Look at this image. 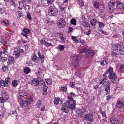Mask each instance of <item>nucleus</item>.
Returning a JSON list of instances; mask_svg holds the SVG:
<instances>
[{
    "instance_id": "1",
    "label": "nucleus",
    "mask_w": 124,
    "mask_h": 124,
    "mask_svg": "<svg viewBox=\"0 0 124 124\" xmlns=\"http://www.w3.org/2000/svg\"><path fill=\"white\" fill-rule=\"evenodd\" d=\"M68 100L66 101L65 103H63L62 107V110L64 113H68L69 110H74L76 107V101L73 100L72 96H68Z\"/></svg>"
},
{
    "instance_id": "2",
    "label": "nucleus",
    "mask_w": 124,
    "mask_h": 124,
    "mask_svg": "<svg viewBox=\"0 0 124 124\" xmlns=\"http://www.w3.org/2000/svg\"><path fill=\"white\" fill-rule=\"evenodd\" d=\"M106 74H108V77L110 81H111L113 84H115L117 80V75L113 71V68H112V67H109L106 72L104 73V76H106Z\"/></svg>"
},
{
    "instance_id": "3",
    "label": "nucleus",
    "mask_w": 124,
    "mask_h": 124,
    "mask_svg": "<svg viewBox=\"0 0 124 124\" xmlns=\"http://www.w3.org/2000/svg\"><path fill=\"white\" fill-rule=\"evenodd\" d=\"M38 55L39 58L36 56V55H35V54H33L32 55L31 60L32 62H35V63H39L41 61L42 63H43V62H44V60H45V56L43 54L41 55V53H40V52H38Z\"/></svg>"
},
{
    "instance_id": "4",
    "label": "nucleus",
    "mask_w": 124,
    "mask_h": 124,
    "mask_svg": "<svg viewBox=\"0 0 124 124\" xmlns=\"http://www.w3.org/2000/svg\"><path fill=\"white\" fill-rule=\"evenodd\" d=\"M59 10H58V8L53 4L52 6H51L48 9V15H50V16H56L57 14H58Z\"/></svg>"
},
{
    "instance_id": "5",
    "label": "nucleus",
    "mask_w": 124,
    "mask_h": 124,
    "mask_svg": "<svg viewBox=\"0 0 124 124\" xmlns=\"http://www.w3.org/2000/svg\"><path fill=\"white\" fill-rule=\"evenodd\" d=\"M112 49L113 51H117L118 54L120 55H124V50L123 49V46L119 44H116L112 47Z\"/></svg>"
},
{
    "instance_id": "6",
    "label": "nucleus",
    "mask_w": 124,
    "mask_h": 124,
    "mask_svg": "<svg viewBox=\"0 0 124 124\" xmlns=\"http://www.w3.org/2000/svg\"><path fill=\"white\" fill-rule=\"evenodd\" d=\"M33 101V95L30 96L28 98H27V101L22 100L20 101V104L22 107H26L28 104H31V102Z\"/></svg>"
},
{
    "instance_id": "7",
    "label": "nucleus",
    "mask_w": 124,
    "mask_h": 124,
    "mask_svg": "<svg viewBox=\"0 0 124 124\" xmlns=\"http://www.w3.org/2000/svg\"><path fill=\"white\" fill-rule=\"evenodd\" d=\"M11 80L9 78H5V81L0 80V86L3 87H8V85L10 84Z\"/></svg>"
},
{
    "instance_id": "8",
    "label": "nucleus",
    "mask_w": 124,
    "mask_h": 124,
    "mask_svg": "<svg viewBox=\"0 0 124 124\" xmlns=\"http://www.w3.org/2000/svg\"><path fill=\"white\" fill-rule=\"evenodd\" d=\"M57 24L59 28H64L66 23H65V21H64L63 19L61 18L57 22Z\"/></svg>"
},
{
    "instance_id": "9",
    "label": "nucleus",
    "mask_w": 124,
    "mask_h": 124,
    "mask_svg": "<svg viewBox=\"0 0 124 124\" xmlns=\"http://www.w3.org/2000/svg\"><path fill=\"white\" fill-rule=\"evenodd\" d=\"M94 56V51L93 50H89L88 51L87 54L85 55L86 58L91 59L92 57Z\"/></svg>"
},
{
    "instance_id": "10",
    "label": "nucleus",
    "mask_w": 124,
    "mask_h": 124,
    "mask_svg": "<svg viewBox=\"0 0 124 124\" xmlns=\"http://www.w3.org/2000/svg\"><path fill=\"white\" fill-rule=\"evenodd\" d=\"M41 80V78L38 77L37 78H33L32 79V83L35 86H38L39 85V82Z\"/></svg>"
},
{
    "instance_id": "11",
    "label": "nucleus",
    "mask_w": 124,
    "mask_h": 124,
    "mask_svg": "<svg viewBox=\"0 0 124 124\" xmlns=\"http://www.w3.org/2000/svg\"><path fill=\"white\" fill-rule=\"evenodd\" d=\"M99 62L102 66H104L105 65H107L109 62H108V61H107V59L106 58H104L103 60H100L99 61Z\"/></svg>"
},
{
    "instance_id": "12",
    "label": "nucleus",
    "mask_w": 124,
    "mask_h": 124,
    "mask_svg": "<svg viewBox=\"0 0 124 124\" xmlns=\"http://www.w3.org/2000/svg\"><path fill=\"white\" fill-rule=\"evenodd\" d=\"M14 55L15 56V58H19L20 57V49L16 47L14 49Z\"/></svg>"
},
{
    "instance_id": "13",
    "label": "nucleus",
    "mask_w": 124,
    "mask_h": 124,
    "mask_svg": "<svg viewBox=\"0 0 124 124\" xmlns=\"http://www.w3.org/2000/svg\"><path fill=\"white\" fill-rule=\"evenodd\" d=\"M110 122L112 124H121L122 123L121 121L117 120L116 118H115L113 116L110 118Z\"/></svg>"
},
{
    "instance_id": "14",
    "label": "nucleus",
    "mask_w": 124,
    "mask_h": 124,
    "mask_svg": "<svg viewBox=\"0 0 124 124\" xmlns=\"http://www.w3.org/2000/svg\"><path fill=\"white\" fill-rule=\"evenodd\" d=\"M8 65H11V64H13L15 63V61H14V58L13 57L11 56L8 58Z\"/></svg>"
},
{
    "instance_id": "15",
    "label": "nucleus",
    "mask_w": 124,
    "mask_h": 124,
    "mask_svg": "<svg viewBox=\"0 0 124 124\" xmlns=\"http://www.w3.org/2000/svg\"><path fill=\"white\" fill-rule=\"evenodd\" d=\"M116 7L117 9H121L124 10V4L121 2L116 1Z\"/></svg>"
},
{
    "instance_id": "16",
    "label": "nucleus",
    "mask_w": 124,
    "mask_h": 124,
    "mask_svg": "<svg viewBox=\"0 0 124 124\" xmlns=\"http://www.w3.org/2000/svg\"><path fill=\"white\" fill-rule=\"evenodd\" d=\"M28 94V92L26 90L21 91L19 93V95L21 96V97H25V96H27Z\"/></svg>"
},
{
    "instance_id": "17",
    "label": "nucleus",
    "mask_w": 124,
    "mask_h": 124,
    "mask_svg": "<svg viewBox=\"0 0 124 124\" xmlns=\"http://www.w3.org/2000/svg\"><path fill=\"white\" fill-rule=\"evenodd\" d=\"M18 3L20 7H21V9L22 7H24V8L27 7V4L25 3L24 0H18Z\"/></svg>"
},
{
    "instance_id": "18",
    "label": "nucleus",
    "mask_w": 124,
    "mask_h": 124,
    "mask_svg": "<svg viewBox=\"0 0 124 124\" xmlns=\"http://www.w3.org/2000/svg\"><path fill=\"white\" fill-rule=\"evenodd\" d=\"M93 117L92 114H86L85 115L84 120L86 121H93Z\"/></svg>"
},
{
    "instance_id": "19",
    "label": "nucleus",
    "mask_w": 124,
    "mask_h": 124,
    "mask_svg": "<svg viewBox=\"0 0 124 124\" xmlns=\"http://www.w3.org/2000/svg\"><path fill=\"white\" fill-rule=\"evenodd\" d=\"M77 113L78 114V117L83 118V117H84V115H85V110H82L80 109H79L77 111Z\"/></svg>"
},
{
    "instance_id": "20",
    "label": "nucleus",
    "mask_w": 124,
    "mask_h": 124,
    "mask_svg": "<svg viewBox=\"0 0 124 124\" xmlns=\"http://www.w3.org/2000/svg\"><path fill=\"white\" fill-rule=\"evenodd\" d=\"M9 98V96H6V97H0V103H4L7 99Z\"/></svg>"
},
{
    "instance_id": "21",
    "label": "nucleus",
    "mask_w": 124,
    "mask_h": 124,
    "mask_svg": "<svg viewBox=\"0 0 124 124\" xmlns=\"http://www.w3.org/2000/svg\"><path fill=\"white\" fill-rule=\"evenodd\" d=\"M124 105V102H121V101H119L116 104L117 107L118 108H119V109H121V108H122Z\"/></svg>"
},
{
    "instance_id": "22",
    "label": "nucleus",
    "mask_w": 124,
    "mask_h": 124,
    "mask_svg": "<svg viewBox=\"0 0 124 124\" xmlns=\"http://www.w3.org/2000/svg\"><path fill=\"white\" fill-rule=\"evenodd\" d=\"M8 116H15L16 117H17V116H18V113H17V112H16V110H14L11 111L8 114Z\"/></svg>"
},
{
    "instance_id": "23",
    "label": "nucleus",
    "mask_w": 124,
    "mask_h": 124,
    "mask_svg": "<svg viewBox=\"0 0 124 124\" xmlns=\"http://www.w3.org/2000/svg\"><path fill=\"white\" fill-rule=\"evenodd\" d=\"M97 23L98 24V27L100 29H103V28L105 27V25L104 23H103V22L98 21Z\"/></svg>"
},
{
    "instance_id": "24",
    "label": "nucleus",
    "mask_w": 124,
    "mask_h": 124,
    "mask_svg": "<svg viewBox=\"0 0 124 124\" xmlns=\"http://www.w3.org/2000/svg\"><path fill=\"white\" fill-rule=\"evenodd\" d=\"M67 89V88H66V86L63 85L61 87L60 89V91L62 92V93H65Z\"/></svg>"
},
{
    "instance_id": "25",
    "label": "nucleus",
    "mask_w": 124,
    "mask_h": 124,
    "mask_svg": "<svg viewBox=\"0 0 124 124\" xmlns=\"http://www.w3.org/2000/svg\"><path fill=\"white\" fill-rule=\"evenodd\" d=\"M115 4H116V3L115 2V1L113 0H110L108 3V5H109V6H110V7H112V6H114Z\"/></svg>"
},
{
    "instance_id": "26",
    "label": "nucleus",
    "mask_w": 124,
    "mask_h": 124,
    "mask_svg": "<svg viewBox=\"0 0 124 124\" xmlns=\"http://www.w3.org/2000/svg\"><path fill=\"white\" fill-rule=\"evenodd\" d=\"M74 60L76 62H79L81 60V56L80 55H76L74 57Z\"/></svg>"
},
{
    "instance_id": "27",
    "label": "nucleus",
    "mask_w": 124,
    "mask_h": 124,
    "mask_svg": "<svg viewBox=\"0 0 124 124\" xmlns=\"http://www.w3.org/2000/svg\"><path fill=\"white\" fill-rule=\"evenodd\" d=\"M99 6V1L98 0H96L93 2V6L95 8H98Z\"/></svg>"
},
{
    "instance_id": "28",
    "label": "nucleus",
    "mask_w": 124,
    "mask_h": 124,
    "mask_svg": "<svg viewBox=\"0 0 124 124\" xmlns=\"http://www.w3.org/2000/svg\"><path fill=\"white\" fill-rule=\"evenodd\" d=\"M88 51L89 50V47L88 46H86L85 48H82L80 50V53H84V52H85V53H88Z\"/></svg>"
},
{
    "instance_id": "29",
    "label": "nucleus",
    "mask_w": 124,
    "mask_h": 124,
    "mask_svg": "<svg viewBox=\"0 0 124 124\" xmlns=\"http://www.w3.org/2000/svg\"><path fill=\"white\" fill-rule=\"evenodd\" d=\"M60 100L61 99H60V98H55L54 100V104H55V105H58Z\"/></svg>"
},
{
    "instance_id": "30",
    "label": "nucleus",
    "mask_w": 124,
    "mask_h": 124,
    "mask_svg": "<svg viewBox=\"0 0 124 124\" xmlns=\"http://www.w3.org/2000/svg\"><path fill=\"white\" fill-rule=\"evenodd\" d=\"M91 24L93 27H94L96 25V20L95 19H93L91 20Z\"/></svg>"
},
{
    "instance_id": "31",
    "label": "nucleus",
    "mask_w": 124,
    "mask_h": 124,
    "mask_svg": "<svg viewBox=\"0 0 124 124\" xmlns=\"http://www.w3.org/2000/svg\"><path fill=\"white\" fill-rule=\"evenodd\" d=\"M42 105V102L40 100H38L36 103V106L38 108H40Z\"/></svg>"
},
{
    "instance_id": "32",
    "label": "nucleus",
    "mask_w": 124,
    "mask_h": 124,
    "mask_svg": "<svg viewBox=\"0 0 124 124\" xmlns=\"http://www.w3.org/2000/svg\"><path fill=\"white\" fill-rule=\"evenodd\" d=\"M45 80L47 85H51L52 80H51V78H47Z\"/></svg>"
},
{
    "instance_id": "33",
    "label": "nucleus",
    "mask_w": 124,
    "mask_h": 124,
    "mask_svg": "<svg viewBox=\"0 0 124 124\" xmlns=\"http://www.w3.org/2000/svg\"><path fill=\"white\" fill-rule=\"evenodd\" d=\"M25 73L28 74L31 72V69L29 67L25 68L24 70Z\"/></svg>"
},
{
    "instance_id": "34",
    "label": "nucleus",
    "mask_w": 124,
    "mask_h": 124,
    "mask_svg": "<svg viewBox=\"0 0 124 124\" xmlns=\"http://www.w3.org/2000/svg\"><path fill=\"white\" fill-rule=\"evenodd\" d=\"M23 32L24 33H25L26 34H28L29 33H30V29L26 28V29H24L23 30Z\"/></svg>"
},
{
    "instance_id": "35",
    "label": "nucleus",
    "mask_w": 124,
    "mask_h": 124,
    "mask_svg": "<svg viewBox=\"0 0 124 124\" xmlns=\"http://www.w3.org/2000/svg\"><path fill=\"white\" fill-rule=\"evenodd\" d=\"M2 70L4 71V72H6L8 70V66H3L2 67Z\"/></svg>"
},
{
    "instance_id": "36",
    "label": "nucleus",
    "mask_w": 124,
    "mask_h": 124,
    "mask_svg": "<svg viewBox=\"0 0 124 124\" xmlns=\"http://www.w3.org/2000/svg\"><path fill=\"white\" fill-rule=\"evenodd\" d=\"M71 38L72 40H73V41H75L76 43H78V42H79V40L77 39V38L76 37V36H72L71 37Z\"/></svg>"
},
{
    "instance_id": "37",
    "label": "nucleus",
    "mask_w": 124,
    "mask_h": 124,
    "mask_svg": "<svg viewBox=\"0 0 124 124\" xmlns=\"http://www.w3.org/2000/svg\"><path fill=\"white\" fill-rule=\"evenodd\" d=\"M4 24L6 26H9V21L7 20V19H4L3 22H2V24Z\"/></svg>"
},
{
    "instance_id": "38",
    "label": "nucleus",
    "mask_w": 124,
    "mask_h": 124,
    "mask_svg": "<svg viewBox=\"0 0 124 124\" xmlns=\"http://www.w3.org/2000/svg\"><path fill=\"white\" fill-rule=\"evenodd\" d=\"M12 83L13 87H16L18 85V81L16 80H14Z\"/></svg>"
},
{
    "instance_id": "39",
    "label": "nucleus",
    "mask_w": 124,
    "mask_h": 124,
    "mask_svg": "<svg viewBox=\"0 0 124 124\" xmlns=\"http://www.w3.org/2000/svg\"><path fill=\"white\" fill-rule=\"evenodd\" d=\"M47 3L48 5H51L53 4V2L55 1V0H46Z\"/></svg>"
},
{
    "instance_id": "40",
    "label": "nucleus",
    "mask_w": 124,
    "mask_h": 124,
    "mask_svg": "<svg viewBox=\"0 0 124 124\" xmlns=\"http://www.w3.org/2000/svg\"><path fill=\"white\" fill-rule=\"evenodd\" d=\"M59 37L61 38L62 42H64V37H63V34L62 33L59 34Z\"/></svg>"
},
{
    "instance_id": "41",
    "label": "nucleus",
    "mask_w": 124,
    "mask_h": 124,
    "mask_svg": "<svg viewBox=\"0 0 124 124\" xmlns=\"http://www.w3.org/2000/svg\"><path fill=\"white\" fill-rule=\"evenodd\" d=\"M60 51H63L64 50V46L60 45L58 46Z\"/></svg>"
},
{
    "instance_id": "42",
    "label": "nucleus",
    "mask_w": 124,
    "mask_h": 124,
    "mask_svg": "<svg viewBox=\"0 0 124 124\" xmlns=\"http://www.w3.org/2000/svg\"><path fill=\"white\" fill-rule=\"evenodd\" d=\"M78 3L79 5H80V6H84V2L83 1V0H78Z\"/></svg>"
},
{
    "instance_id": "43",
    "label": "nucleus",
    "mask_w": 124,
    "mask_h": 124,
    "mask_svg": "<svg viewBox=\"0 0 124 124\" xmlns=\"http://www.w3.org/2000/svg\"><path fill=\"white\" fill-rule=\"evenodd\" d=\"M76 19H71V21H70V23L72 25H76Z\"/></svg>"
},
{
    "instance_id": "44",
    "label": "nucleus",
    "mask_w": 124,
    "mask_h": 124,
    "mask_svg": "<svg viewBox=\"0 0 124 124\" xmlns=\"http://www.w3.org/2000/svg\"><path fill=\"white\" fill-rule=\"evenodd\" d=\"M106 81H107V79H106V78H104L101 79V82H100L99 84H104V83H105V82H106Z\"/></svg>"
},
{
    "instance_id": "45",
    "label": "nucleus",
    "mask_w": 124,
    "mask_h": 124,
    "mask_svg": "<svg viewBox=\"0 0 124 124\" xmlns=\"http://www.w3.org/2000/svg\"><path fill=\"white\" fill-rule=\"evenodd\" d=\"M41 84V86H45V81L41 78V81H39Z\"/></svg>"
},
{
    "instance_id": "46",
    "label": "nucleus",
    "mask_w": 124,
    "mask_h": 124,
    "mask_svg": "<svg viewBox=\"0 0 124 124\" xmlns=\"http://www.w3.org/2000/svg\"><path fill=\"white\" fill-rule=\"evenodd\" d=\"M98 9H99L100 10H104V6H103V5H102V4H101L98 6Z\"/></svg>"
},
{
    "instance_id": "47",
    "label": "nucleus",
    "mask_w": 124,
    "mask_h": 124,
    "mask_svg": "<svg viewBox=\"0 0 124 124\" xmlns=\"http://www.w3.org/2000/svg\"><path fill=\"white\" fill-rule=\"evenodd\" d=\"M2 96L3 97H6V96H8V95L6 93V92L3 91L2 92Z\"/></svg>"
},
{
    "instance_id": "48",
    "label": "nucleus",
    "mask_w": 124,
    "mask_h": 124,
    "mask_svg": "<svg viewBox=\"0 0 124 124\" xmlns=\"http://www.w3.org/2000/svg\"><path fill=\"white\" fill-rule=\"evenodd\" d=\"M26 48H28V46H24L23 47V49H19V51L20 53H24L25 49H26Z\"/></svg>"
},
{
    "instance_id": "49",
    "label": "nucleus",
    "mask_w": 124,
    "mask_h": 124,
    "mask_svg": "<svg viewBox=\"0 0 124 124\" xmlns=\"http://www.w3.org/2000/svg\"><path fill=\"white\" fill-rule=\"evenodd\" d=\"M44 45H45V46H46V47H50V46H53V45H52V43H47L46 42Z\"/></svg>"
},
{
    "instance_id": "50",
    "label": "nucleus",
    "mask_w": 124,
    "mask_h": 124,
    "mask_svg": "<svg viewBox=\"0 0 124 124\" xmlns=\"http://www.w3.org/2000/svg\"><path fill=\"white\" fill-rule=\"evenodd\" d=\"M100 114L102 115L103 118H106V113H105V112L103 111Z\"/></svg>"
},
{
    "instance_id": "51",
    "label": "nucleus",
    "mask_w": 124,
    "mask_h": 124,
    "mask_svg": "<svg viewBox=\"0 0 124 124\" xmlns=\"http://www.w3.org/2000/svg\"><path fill=\"white\" fill-rule=\"evenodd\" d=\"M91 32H92V30H89V31L85 32V34H86L87 35H90Z\"/></svg>"
},
{
    "instance_id": "52",
    "label": "nucleus",
    "mask_w": 124,
    "mask_h": 124,
    "mask_svg": "<svg viewBox=\"0 0 124 124\" xmlns=\"http://www.w3.org/2000/svg\"><path fill=\"white\" fill-rule=\"evenodd\" d=\"M102 124H107V121H106V118H103L102 121Z\"/></svg>"
},
{
    "instance_id": "53",
    "label": "nucleus",
    "mask_w": 124,
    "mask_h": 124,
    "mask_svg": "<svg viewBox=\"0 0 124 124\" xmlns=\"http://www.w3.org/2000/svg\"><path fill=\"white\" fill-rule=\"evenodd\" d=\"M105 91H107V93H109L110 92V87L106 86Z\"/></svg>"
},
{
    "instance_id": "54",
    "label": "nucleus",
    "mask_w": 124,
    "mask_h": 124,
    "mask_svg": "<svg viewBox=\"0 0 124 124\" xmlns=\"http://www.w3.org/2000/svg\"><path fill=\"white\" fill-rule=\"evenodd\" d=\"M111 55L112 56V57H117V56H118V54L117 53V52H112Z\"/></svg>"
},
{
    "instance_id": "55",
    "label": "nucleus",
    "mask_w": 124,
    "mask_h": 124,
    "mask_svg": "<svg viewBox=\"0 0 124 124\" xmlns=\"http://www.w3.org/2000/svg\"><path fill=\"white\" fill-rule=\"evenodd\" d=\"M27 18H28V19H29V20L31 21V14H30V13H27Z\"/></svg>"
},
{
    "instance_id": "56",
    "label": "nucleus",
    "mask_w": 124,
    "mask_h": 124,
    "mask_svg": "<svg viewBox=\"0 0 124 124\" xmlns=\"http://www.w3.org/2000/svg\"><path fill=\"white\" fill-rule=\"evenodd\" d=\"M11 3L12 5H13L15 7H16V3H15V2H14V1H13V0H11Z\"/></svg>"
},
{
    "instance_id": "57",
    "label": "nucleus",
    "mask_w": 124,
    "mask_h": 124,
    "mask_svg": "<svg viewBox=\"0 0 124 124\" xmlns=\"http://www.w3.org/2000/svg\"><path fill=\"white\" fill-rule=\"evenodd\" d=\"M110 86H111V82H110V81H107L106 82V87H110Z\"/></svg>"
},
{
    "instance_id": "58",
    "label": "nucleus",
    "mask_w": 124,
    "mask_h": 124,
    "mask_svg": "<svg viewBox=\"0 0 124 124\" xmlns=\"http://www.w3.org/2000/svg\"><path fill=\"white\" fill-rule=\"evenodd\" d=\"M85 28H87L88 29H90L91 28V26H90V24L88 22L85 23Z\"/></svg>"
},
{
    "instance_id": "59",
    "label": "nucleus",
    "mask_w": 124,
    "mask_h": 124,
    "mask_svg": "<svg viewBox=\"0 0 124 124\" xmlns=\"http://www.w3.org/2000/svg\"><path fill=\"white\" fill-rule=\"evenodd\" d=\"M7 61V58L6 57H2V62H4Z\"/></svg>"
},
{
    "instance_id": "60",
    "label": "nucleus",
    "mask_w": 124,
    "mask_h": 124,
    "mask_svg": "<svg viewBox=\"0 0 124 124\" xmlns=\"http://www.w3.org/2000/svg\"><path fill=\"white\" fill-rule=\"evenodd\" d=\"M119 70L121 72H122L124 70V65H120Z\"/></svg>"
},
{
    "instance_id": "61",
    "label": "nucleus",
    "mask_w": 124,
    "mask_h": 124,
    "mask_svg": "<svg viewBox=\"0 0 124 124\" xmlns=\"http://www.w3.org/2000/svg\"><path fill=\"white\" fill-rule=\"evenodd\" d=\"M45 106H43V107H42L41 108H40V111L41 112H43V111H44V110H45Z\"/></svg>"
},
{
    "instance_id": "62",
    "label": "nucleus",
    "mask_w": 124,
    "mask_h": 124,
    "mask_svg": "<svg viewBox=\"0 0 124 124\" xmlns=\"http://www.w3.org/2000/svg\"><path fill=\"white\" fill-rule=\"evenodd\" d=\"M47 89H48V87H47V86H45L43 87V92H46V91H47Z\"/></svg>"
},
{
    "instance_id": "63",
    "label": "nucleus",
    "mask_w": 124,
    "mask_h": 124,
    "mask_svg": "<svg viewBox=\"0 0 124 124\" xmlns=\"http://www.w3.org/2000/svg\"><path fill=\"white\" fill-rule=\"evenodd\" d=\"M41 43H44V44H45V43H46V41L45 40V39H42L41 41H40Z\"/></svg>"
},
{
    "instance_id": "64",
    "label": "nucleus",
    "mask_w": 124,
    "mask_h": 124,
    "mask_svg": "<svg viewBox=\"0 0 124 124\" xmlns=\"http://www.w3.org/2000/svg\"><path fill=\"white\" fill-rule=\"evenodd\" d=\"M120 112H122L123 113V112H124V106H123L122 107V108H120Z\"/></svg>"
}]
</instances>
